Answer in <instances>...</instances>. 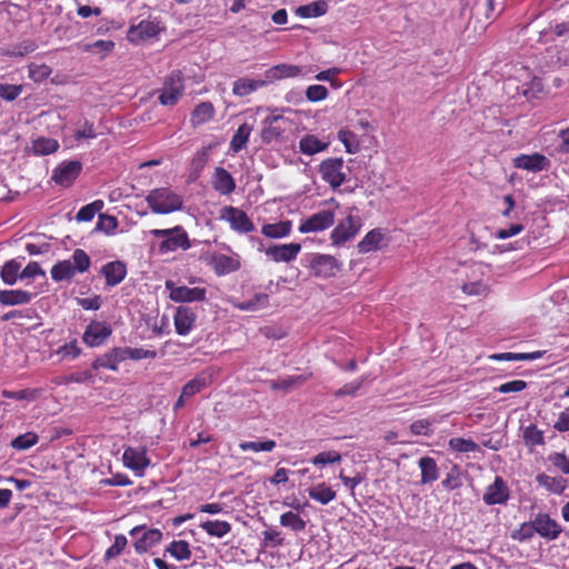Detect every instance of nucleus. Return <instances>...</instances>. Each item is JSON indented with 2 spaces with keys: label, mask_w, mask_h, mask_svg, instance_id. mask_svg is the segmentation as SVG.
<instances>
[{
  "label": "nucleus",
  "mask_w": 569,
  "mask_h": 569,
  "mask_svg": "<svg viewBox=\"0 0 569 569\" xmlns=\"http://www.w3.org/2000/svg\"><path fill=\"white\" fill-rule=\"evenodd\" d=\"M91 259L82 249H76L70 259L58 261L51 268V278L56 282L71 281L77 273H83L89 270Z\"/></svg>",
  "instance_id": "1"
},
{
  "label": "nucleus",
  "mask_w": 569,
  "mask_h": 569,
  "mask_svg": "<svg viewBox=\"0 0 569 569\" xmlns=\"http://www.w3.org/2000/svg\"><path fill=\"white\" fill-rule=\"evenodd\" d=\"M302 263L311 276L322 279L336 277L342 268V263L336 257L318 252L306 254Z\"/></svg>",
  "instance_id": "2"
},
{
  "label": "nucleus",
  "mask_w": 569,
  "mask_h": 569,
  "mask_svg": "<svg viewBox=\"0 0 569 569\" xmlns=\"http://www.w3.org/2000/svg\"><path fill=\"white\" fill-rule=\"evenodd\" d=\"M146 201L153 213L167 214L178 211L182 208L183 201L181 196L169 188H157L151 190Z\"/></svg>",
  "instance_id": "3"
},
{
  "label": "nucleus",
  "mask_w": 569,
  "mask_h": 569,
  "mask_svg": "<svg viewBox=\"0 0 569 569\" xmlns=\"http://www.w3.org/2000/svg\"><path fill=\"white\" fill-rule=\"evenodd\" d=\"M349 168L345 166L342 158H328L320 162L319 173L321 179L332 189L339 188L348 181Z\"/></svg>",
  "instance_id": "4"
},
{
  "label": "nucleus",
  "mask_w": 569,
  "mask_h": 569,
  "mask_svg": "<svg viewBox=\"0 0 569 569\" xmlns=\"http://www.w3.org/2000/svg\"><path fill=\"white\" fill-rule=\"evenodd\" d=\"M184 91L183 76L180 70L172 71L164 80L158 97L162 106H174Z\"/></svg>",
  "instance_id": "5"
},
{
  "label": "nucleus",
  "mask_w": 569,
  "mask_h": 569,
  "mask_svg": "<svg viewBox=\"0 0 569 569\" xmlns=\"http://www.w3.org/2000/svg\"><path fill=\"white\" fill-rule=\"evenodd\" d=\"M361 219L359 216L349 214L347 218L339 221L336 228L331 231L330 238L335 246H342L359 232L361 228Z\"/></svg>",
  "instance_id": "6"
},
{
  "label": "nucleus",
  "mask_w": 569,
  "mask_h": 569,
  "mask_svg": "<svg viewBox=\"0 0 569 569\" xmlns=\"http://www.w3.org/2000/svg\"><path fill=\"white\" fill-rule=\"evenodd\" d=\"M220 218L230 223L232 230L239 233H249L254 230V224L248 214L236 207L227 206L222 208Z\"/></svg>",
  "instance_id": "7"
},
{
  "label": "nucleus",
  "mask_w": 569,
  "mask_h": 569,
  "mask_svg": "<svg viewBox=\"0 0 569 569\" xmlns=\"http://www.w3.org/2000/svg\"><path fill=\"white\" fill-rule=\"evenodd\" d=\"M166 289L170 291L169 298L176 302L204 301L207 296L204 288L177 287L171 280L166 281Z\"/></svg>",
  "instance_id": "8"
},
{
  "label": "nucleus",
  "mask_w": 569,
  "mask_h": 569,
  "mask_svg": "<svg viewBox=\"0 0 569 569\" xmlns=\"http://www.w3.org/2000/svg\"><path fill=\"white\" fill-rule=\"evenodd\" d=\"M336 214L332 210H320L307 219L302 220L299 226L301 233L323 231L335 223Z\"/></svg>",
  "instance_id": "9"
},
{
  "label": "nucleus",
  "mask_w": 569,
  "mask_h": 569,
  "mask_svg": "<svg viewBox=\"0 0 569 569\" xmlns=\"http://www.w3.org/2000/svg\"><path fill=\"white\" fill-rule=\"evenodd\" d=\"M162 30L157 20H141L138 24L130 26L127 39L132 43H140L159 34Z\"/></svg>",
  "instance_id": "10"
},
{
  "label": "nucleus",
  "mask_w": 569,
  "mask_h": 569,
  "mask_svg": "<svg viewBox=\"0 0 569 569\" xmlns=\"http://www.w3.org/2000/svg\"><path fill=\"white\" fill-rule=\"evenodd\" d=\"M112 333V329L106 322L91 321L84 332L83 341L89 347L101 346Z\"/></svg>",
  "instance_id": "11"
},
{
  "label": "nucleus",
  "mask_w": 569,
  "mask_h": 569,
  "mask_svg": "<svg viewBox=\"0 0 569 569\" xmlns=\"http://www.w3.org/2000/svg\"><path fill=\"white\" fill-rule=\"evenodd\" d=\"M513 166L529 172H540L548 170L551 162L546 156L535 152L531 154H520L516 157L513 159Z\"/></svg>",
  "instance_id": "12"
},
{
  "label": "nucleus",
  "mask_w": 569,
  "mask_h": 569,
  "mask_svg": "<svg viewBox=\"0 0 569 569\" xmlns=\"http://www.w3.org/2000/svg\"><path fill=\"white\" fill-rule=\"evenodd\" d=\"M532 521L535 525L536 533H538L543 539L556 540L562 532L561 526L548 513L539 512Z\"/></svg>",
  "instance_id": "13"
},
{
  "label": "nucleus",
  "mask_w": 569,
  "mask_h": 569,
  "mask_svg": "<svg viewBox=\"0 0 569 569\" xmlns=\"http://www.w3.org/2000/svg\"><path fill=\"white\" fill-rule=\"evenodd\" d=\"M510 496L506 481L497 476L495 481L489 485L483 493V501L488 506L505 505Z\"/></svg>",
  "instance_id": "14"
},
{
  "label": "nucleus",
  "mask_w": 569,
  "mask_h": 569,
  "mask_svg": "<svg viewBox=\"0 0 569 569\" xmlns=\"http://www.w3.org/2000/svg\"><path fill=\"white\" fill-rule=\"evenodd\" d=\"M127 468L133 470L138 476H143L146 468L150 465L146 449L128 447L122 456Z\"/></svg>",
  "instance_id": "15"
},
{
  "label": "nucleus",
  "mask_w": 569,
  "mask_h": 569,
  "mask_svg": "<svg viewBox=\"0 0 569 569\" xmlns=\"http://www.w3.org/2000/svg\"><path fill=\"white\" fill-rule=\"evenodd\" d=\"M197 312L188 306H179L173 317L176 332L180 336H187L194 328Z\"/></svg>",
  "instance_id": "16"
},
{
  "label": "nucleus",
  "mask_w": 569,
  "mask_h": 569,
  "mask_svg": "<svg viewBox=\"0 0 569 569\" xmlns=\"http://www.w3.org/2000/svg\"><path fill=\"white\" fill-rule=\"evenodd\" d=\"M82 164L80 161L62 162L53 170L52 180L61 186H70L80 174Z\"/></svg>",
  "instance_id": "17"
},
{
  "label": "nucleus",
  "mask_w": 569,
  "mask_h": 569,
  "mask_svg": "<svg viewBox=\"0 0 569 569\" xmlns=\"http://www.w3.org/2000/svg\"><path fill=\"white\" fill-rule=\"evenodd\" d=\"M301 250L300 243L273 244L266 249V254L274 262H291Z\"/></svg>",
  "instance_id": "18"
},
{
  "label": "nucleus",
  "mask_w": 569,
  "mask_h": 569,
  "mask_svg": "<svg viewBox=\"0 0 569 569\" xmlns=\"http://www.w3.org/2000/svg\"><path fill=\"white\" fill-rule=\"evenodd\" d=\"M302 74V67L290 63H280L266 70L263 76L266 81H268V84H270L278 80L296 78Z\"/></svg>",
  "instance_id": "19"
},
{
  "label": "nucleus",
  "mask_w": 569,
  "mask_h": 569,
  "mask_svg": "<svg viewBox=\"0 0 569 569\" xmlns=\"http://www.w3.org/2000/svg\"><path fill=\"white\" fill-rule=\"evenodd\" d=\"M100 272L106 279L107 287H116L124 280L127 266L124 262L116 260L103 264Z\"/></svg>",
  "instance_id": "20"
},
{
  "label": "nucleus",
  "mask_w": 569,
  "mask_h": 569,
  "mask_svg": "<svg viewBox=\"0 0 569 569\" xmlns=\"http://www.w3.org/2000/svg\"><path fill=\"white\" fill-rule=\"evenodd\" d=\"M211 183L220 194H230L236 190V181L231 173L222 167H217L212 174Z\"/></svg>",
  "instance_id": "21"
},
{
  "label": "nucleus",
  "mask_w": 569,
  "mask_h": 569,
  "mask_svg": "<svg viewBox=\"0 0 569 569\" xmlns=\"http://www.w3.org/2000/svg\"><path fill=\"white\" fill-rule=\"evenodd\" d=\"M124 361V353L122 347H114L102 356L98 357L92 362V369L98 370L100 368L110 369L113 371L118 370V365Z\"/></svg>",
  "instance_id": "22"
},
{
  "label": "nucleus",
  "mask_w": 569,
  "mask_h": 569,
  "mask_svg": "<svg viewBox=\"0 0 569 569\" xmlns=\"http://www.w3.org/2000/svg\"><path fill=\"white\" fill-rule=\"evenodd\" d=\"M37 295L22 289L0 290V303L2 306L28 305Z\"/></svg>",
  "instance_id": "23"
},
{
  "label": "nucleus",
  "mask_w": 569,
  "mask_h": 569,
  "mask_svg": "<svg viewBox=\"0 0 569 569\" xmlns=\"http://www.w3.org/2000/svg\"><path fill=\"white\" fill-rule=\"evenodd\" d=\"M212 267L218 276H223L239 270L241 263L238 257L220 253L212 257Z\"/></svg>",
  "instance_id": "24"
},
{
  "label": "nucleus",
  "mask_w": 569,
  "mask_h": 569,
  "mask_svg": "<svg viewBox=\"0 0 569 569\" xmlns=\"http://www.w3.org/2000/svg\"><path fill=\"white\" fill-rule=\"evenodd\" d=\"M268 86L266 79L239 78L233 82L232 93L238 97H246L258 89Z\"/></svg>",
  "instance_id": "25"
},
{
  "label": "nucleus",
  "mask_w": 569,
  "mask_h": 569,
  "mask_svg": "<svg viewBox=\"0 0 569 569\" xmlns=\"http://www.w3.org/2000/svg\"><path fill=\"white\" fill-rule=\"evenodd\" d=\"M179 248H182L184 250L190 248V241H189L188 234L182 227H180L179 232L171 233L168 239H164L160 243L161 252L176 251Z\"/></svg>",
  "instance_id": "26"
},
{
  "label": "nucleus",
  "mask_w": 569,
  "mask_h": 569,
  "mask_svg": "<svg viewBox=\"0 0 569 569\" xmlns=\"http://www.w3.org/2000/svg\"><path fill=\"white\" fill-rule=\"evenodd\" d=\"M418 466L421 470V483H430L439 477V469L433 458L425 456L419 459Z\"/></svg>",
  "instance_id": "27"
},
{
  "label": "nucleus",
  "mask_w": 569,
  "mask_h": 569,
  "mask_svg": "<svg viewBox=\"0 0 569 569\" xmlns=\"http://www.w3.org/2000/svg\"><path fill=\"white\" fill-rule=\"evenodd\" d=\"M536 481L539 486L556 495L563 493L567 488V480L562 477H550L546 473H539L536 477Z\"/></svg>",
  "instance_id": "28"
},
{
  "label": "nucleus",
  "mask_w": 569,
  "mask_h": 569,
  "mask_svg": "<svg viewBox=\"0 0 569 569\" xmlns=\"http://www.w3.org/2000/svg\"><path fill=\"white\" fill-rule=\"evenodd\" d=\"M161 539L162 532L159 529H149L134 542V550L137 553H144Z\"/></svg>",
  "instance_id": "29"
},
{
  "label": "nucleus",
  "mask_w": 569,
  "mask_h": 569,
  "mask_svg": "<svg viewBox=\"0 0 569 569\" xmlns=\"http://www.w3.org/2000/svg\"><path fill=\"white\" fill-rule=\"evenodd\" d=\"M329 147L328 142L319 140L313 134H306L299 141V149L303 154L313 156L318 152L327 150Z\"/></svg>",
  "instance_id": "30"
},
{
  "label": "nucleus",
  "mask_w": 569,
  "mask_h": 569,
  "mask_svg": "<svg viewBox=\"0 0 569 569\" xmlns=\"http://www.w3.org/2000/svg\"><path fill=\"white\" fill-rule=\"evenodd\" d=\"M280 120H283L282 116H269L264 119V127L261 131V139L264 142L269 143L281 136L283 130L277 126Z\"/></svg>",
  "instance_id": "31"
},
{
  "label": "nucleus",
  "mask_w": 569,
  "mask_h": 569,
  "mask_svg": "<svg viewBox=\"0 0 569 569\" xmlns=\"http://www.w3.org/2000/svg\"><path fill=\"white\" fill-rule=\"evenodd\" d=\"M328 11V2L326 0H317L311 3L300 6L296 9V14L301 18H317L326 14Z\"/></svg>",
  "instance_id": "32"
},
{
  "label": "nucleus",
  "mask_w": 569,
  "mask_h": 569,
  "mask_svg": "<svg viewBox=\"0 0 569 569\" xmlns=\"http://www.w3.org/2000/svg\"><path fill=\"white\" fill-rule=\"evenodd\" d=\"M291 226L292 223L290 220L277 223H267L262 226L261 232L268 238L280 239L290 234Z\"/></svg>",
  "instance_id": "33"
},
{
  "label": "nucleus",
  "mask_w": 569,
  "mask_h": 569,
  "mask_svg": "<svg viewBox=\"0 0 569 569\" xmlns=\"http://www.w3.org/2000/svg\"><path fill=\"white\" fill-rule=\"evenodd\" d=\"M308 495L312 500H316L321 505H328L330 501L336 499V491L325 482L308 488Z\"/></svg>",
  "instance_id": "34"
},
{
  "label": "nucleus",
  "mask_w": 569,
  "mask_h": 569,
  "mask_svg": "<svg viewBox=\"0 0 569 569\" xmlns=\"http://www.w3.org/2000/svg\"><path fill=\"white\" fill-rule=\"evenodd\" d=\"M251 132L252 126L246 122L238 127L237 131L234 132L230 141V149L232 150V152L237 153L246 148Z\"/></svg>",
  "instance_id": "35"
},
{
  "label": "nucleus",
  "mask_w": 569,
  "mask_h": 569,
  "mask_svg": "<svg viewBox=\"0 0 569 569\" xmlns=\"http://www.w3.org/2000/svg\"><path fill=\"white\" fill-rule=\"evenodd\" d=\"M214 108L211 102L206 101L196 106L191 114V123L193 127L203 124L212 119Z\"/></svg>",
  "instance_id": "36"
},
{
  "label": "nucleus",
  "mask_w": 569,
  "mask_h": 569,
  "mask_svg": "<svg viewBox=\"0 0 569 569\" xmlns=\"http://www.w3.org/2000/svg\"><path fill=\"white\" fill-rule=\"evenodd\" d=\"M20 269L21 263L16 259L7 261L0 270L1 280L8 286H13L20 279Z\"/></svg>",
  "instance_id": "37"
},
{
  "label": "nucleus",
  "mask_w": 569,
  "mask_h": 569,
  "mask_svg": "<svg viewBox=\"0 0 569 569\" xmlns=\"http://www.w3.org/2000/svg\"><path fill=\"white\" fill-rule=\"evenodd\" d=\"M200 528L203 529L209 536L222 538L231 531V525L228 521L222 520H207L200 523Z\"/></svg>",
  "instance_id": "38"
},
{
  "label": "nucleus",
  "mask_w": 569,
  "mask_h": 569,
  "mask_svg": "<svg viewBox=\"0 0 569 569\" xmlns=\"http://www.w3.org/2000/svg\"><path fill=\"white\" fill-rule=\"evenodd\" d=\"M383 239V234L379 229L369 231L363 239L358 243L360 253H367L379 249V244Z\"/></svg>",
  "instance_id": "39"
},
{
  "label": "nucleus",
  "mask_w": 569,
  "mask_h": 569,
  "mask_svg": "<svg viewBox=\"0 0 569 569\" xmlns=\"http://www.w3.org/2000/svg\"><path fill=\"white\" fill-rule=\"evenodd\" d=\"M209 383V377H207L204 373L198 375L182 387V398H191L192 396L204 389Z\"/></svg>",
  "instance_id": "40"
},
{
  "label": "nucleus",
  "mask_w": 569,
  "mask_h": 569,
  "mask_svg": "<svg viewBox=\"0 0 569 569\" xmlns=\"http://www.w3.org/2000/svg\"><path fill=\"white\" fill-rule=\"evenodd\" d=\"M166 552L170 553L179 561L189 560L191 558V550L189 542L186 540H174L167 548Z\"/></svg>",
  "instance_id": "41"
},
{
  "label": "nucleus",
  "mask_w": 569,
  "mask_h": 569,
  "mask_svg": "<svg viewBox=\"0 0 569 569\" xmlns=\"http://www.w3.org/2000/svg\"><path fill=\"white\" fill-rule=\"evenodd\" d=\"M309 379V376L299 375L295 377H288L286 379L281 380H273L271 381V389L273 390H283V391H290L295 387L303 385Z\"/></svg>",
  "instance_id": "42"
},
{
  "label": "nucleus",
  "mask_w": 569,
  "mask_h": 569,
  "mask_svg": "<svg viewBox=\"0 0 569 569\" xmlns=\"http://www.w3.org/2000/svg\"><path fill=\"white\" fill-rule=\"evenodd\" d=\"M280 525L296 532L303 531L306 529V521L292 511H287L280 516Z\"/></svg>",
  "instance_id": "43"
},
{
  "label": "nucleus",
  "mask_w": 569,
  "mask_h": 569,
  "mask_svg": "<svg viewBox=\"0 0 569 569\" xmlns=\"http://www.w3.org/2000/svg\"><path fill=\"white\" fill-rule=\"evenodd\" d=\"M522 438L526 446L531 448L545 445L543 431L538 429L536 425H529L526 427Z\"/></svg>",
  "instance_id": "44"
},
{
  "label": "nucleus",
  "mask_w": 569,
  "mask_h": 569,
  "mask_svg": "<svg viewBox=\"0 0 569 569\" xmlns=\"http://www.w3.org/2000/svg\"><path fill=\"white\" fill-rule=\"evenodd\" d=\"M541 357L540 351L529 352V353H513V352H502V353H493L489 358L497 361H522V360H535Z\"/></svg>",
  "instance_id": "45"
},
{
  "label": "nucleus",
  "mask_w": 569,
  "mask_h": 569,
  "mask_svg": "<svg viewBox=\"0 0 569 569\" xmlns=\"http://www.w3.org/2000/svg\"><path fill=\"white\" fill-rule=\"evenodd\" d=\"M448 445L451 450L457 452H473L480 450L478 443L472 439L451 438Z\"/></svg>",
  "instance_id": "46"
},
{
  "label": "nucleus",
  "mask_w": 569,
  "mask_h": 569,
  "mask_svg": "<svg viewBox=\"0 0 569 569\" xmlns=\"http://www.w3.org/2000/svg\"><path fill=\"white\" fill-rule=\"evenodd\" d=\"M103 208L102 200H96L89 204L83 206L77 213L76 219L78 221H91L97 212Z\"/></svg>",
  "instance_id": "47"
},
{
  "label": "nucleus",
  "mask_w": 569,
  "mask_h": 569,
  "mask_svg": "<svg viewBox=\"0 0 569 569\" xmlns=\"http://www.w3.org/2000/svg\"><path fill=\"white\" fill-rule=\"evenodd\" d=\"M39 440V437L34 432H26L12 439L11 447L17 450H27L34 446Z\"/></svg>",
  "instance_id": "48"
},
{
  "label": "nucleus",
  "mask_w": 569,
  "mask_h": 569,
  "mask_svg": "<svg viewBox=\"0 0 569 569\" xmlns=\"http://www.w3.org/2000/svg\"><path fill=\"white\" fill-rule=\"evenodd\" d=\"M118 227V220L114 216L107 213L99 214L98 222L96 224V231H102L107 234H113Z\"/></svg>",
  "instance_id": "49"
},
{
  "label": "nucleus",
  "mask_w": 569,
  "mask_h": 569,
  "mask_svg": "<svg viewBox=\"0 0 569 569\" xmlns=\"http://www.w3.org/2000/svg\"><path fill=\"white\" fill-rule=\"evenodd\" d=\"M277 443L274 440H266V441H242L239 445V448L242 451H272L276 448Z\"/></svg>",
  "instance_id": "50"
},
{
  "label": "nucleus",
  "mask_w": 569,
  "mask_h": 569,
  "mask_svg": "<svg viewBox=\"0 0 569 569\" xmlns=\"http://www.w3.org/2000/svg\"><path fill=\"white\" fill-rule=\"evenodd\" d=\"M123 353H124V360L131 359V360H141V359H154L157 358V351L156 350H149L143 348H130V347H122Z\"/></svg>",
  "instance_id": "51"
},
{
  "label": "nucleus",
  "mask_w": 569,
  "mask_h": 569,
  "mask_svg": "<svg viewBox=\"0 0 569 569\" xmlns=\"http://www.w3.org/2000/svg\"><path fill=\"white\" fill-rule=\"evenodd\" d=\"M23 91L22 84L0 83V98L4 101H14Z\"/></svg>",
  "instance_id": "52"
},
{
  "label": "nucleus",
  "mask_w": 569,
  "mask_h": 569,
  "mask_svg": "<svg viewBox=\"0 0 569 569\" xmlns=\"http://www.w3.org/2000/svg\"><path fill=\"white\" fill-rule=\"evenodd\" d=\"M535 533H536V529H535L533 521L531 520L529 522L521 523L519 529L515 530L511 533V538L515 540H518L520 542H523V541L530 540Z\"/></svg>",
  "instance_id": "53"
},
{
  "label": "nucleus",
  "mask_w": 569,
  "mask_h": 569,
  "mask_svg": "<svg viewBox=\"0 0 569 569\" xmlns=\"http://www.w3.org/2000/svg\"><path fill=\"white\" fill-rule=\"evenodd\" d=\"M33 148L36 153L50 154L57 151V149L59 148V143L57 140L53 139L40 138L36 140Z\"/></svg>",
  "instance_id": "54"
},
{
  "label": "nucleus",
  "mask_w": 569,
  "mask_h": 569,
  "mask_svg": "<svg viewBox=\"0 0 569 569\" xmlns=\"http://www.w3.org/2000/svg\"><path fill=\"white\" fill-rule=\"evenodd\" d=\"M306 97L310 102H319L328 97V89L321 84L309 86L306 90Z\"/></svg>",
  "instance_id": "55"
},
{
  "label": "nucleus",
  "mask_w": 569,
  "mask_h": 569,
  "mask_svg": "<svg viewBox=\"0 0 569 569\" xmlns=\"http://www.w3.org/2000/svg\"><path fill=\"white\" fill-rule=\"evenodd\" d=\"M269 302V297L266 293H257L252 299H249L241 303L240 309L242 310H256L264 308Z\"/></svg>",
  "instance_id": "56"
},
{
  "label": "nucleus",
  "mask_w": 569,
  "mask_h": 569,
  "mask_svg": "<svg viewBox=\"0 0 569 569\" xmlns=\"http://www.w3.org/2000/svg\"><path fill=\"white\" fill-rule=\"evenodd\" d=\"M548 460L562 473H569V456L563 452H552L548 456Z\"/></svg>",
  "instance_id": "57"
},
{
  "label": "nucleus",
  "mask_w": 569,
  "mask_h": 569,
  "mask_svg": "<svg viewBox=\"0 0 569 569\" xmlns=\"http://www.w3.org/2000/svg\"><path fill=\"white\" fill-rule=\"evenodd\" d=\"M341 460V455L338 451H322L312 458V463L318 465H327V463H336Z\"/></svg>",
  "instance_id": "58"
},
{
  "label": "nucleus",
  "mask_w": 569,
  "mask_h": 569,
  "mask_svg": "<svg viewBox=\"0 0 569 569\" xmlns=\"http://www.w3.org/2000/svg\"><path fill=\"white\" fill-rule=\"evenodd\" d=\"M127 546V538L123 535H118L113 543L106 551V559H112L119 556Z\"/></svg>",
  "instance_id": "59"
},
{
  "label": "nucleus",
  "mask_w": 569,
  "mask_h": 569,
  "mask_svg": "<svg viewBox=\"0 0 569 569\" xmlns=\"http://www.w3.org/2000/svg\"><path fill=\"white\" fill-rule=\"evenodd\" d=\"M365 381V378H360L356 381L346 383L341 388L335 391L333 396L336 398H341L345 396H356L357 391L361 388L362 383Z\"/></svg>",
  "instance_id": "60"
},
{
  "label": "nucleus",
  "mask_w": 569,
  "mask_h": 569,
  "mask_svg": "<svg viewBox=\"0 0 569 569\" xmlns=\"http://www.w3.org/2000/svg\"><path fill=\"white\" fill-rule=\"evenodd\" d=\"M432 423L433 420L430 419L416 420L410 425V431L416 436H429L431 435L430 427Z\"/></svg>",
  "instance_id": "61"
},
{
  "label": "nucleus",
  "mask_w": 569,
  "mask_h": 569,
  "mask_svg": "<svg viewBox=\"0 0 569 569\" xmlns=\"http://www.w3.org/2000/svg\"><path fill=\"white\" fill-rule=\"evenodd\" d=\"M461 486L460 473L458 468L455 466L450 472L447 473L446 478L442 480V487L447 490H453Z\"/></svg>",
  "instance_id": "62"
},
{
  "label": "nucleus",
  "mask_w": 569,
  "mask_h": 569,
  "mask_svg": "<svg viewBox=\"0 0 569 569\" xmlns=\"http://www.w3.org/2000/svg\"><path fill=\"white\" fill-rule=\"evenodd\" d=\"M37 276H46V272L42 270L40 264L36 261L29 262L23 270H21L19 277L20 279H30Z\"/></svg>",
  "instance_id": "63"
},
{
  "label": "nucleus",
  "mask_w": 569,
  "mask_h": 569,
  "mask_svg": "<svg viewBox=\"0 0 569 569\" xmlns=\"http://www.w3.org/2000/svg\"><path fill=\"white\" fill-rule=\"evenodd\" d=\"M527 388V382L523 380H512L506 383H502L497 388V390L501 393L509 392H520Z\"/></svg>",
  "instance_id": "64"
}]
</instances>
